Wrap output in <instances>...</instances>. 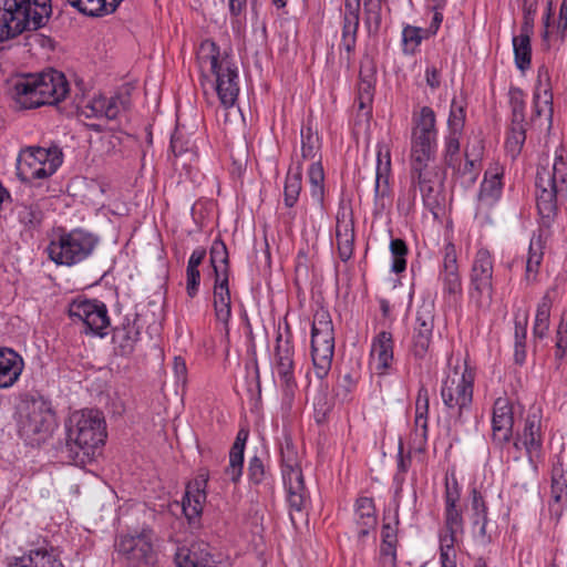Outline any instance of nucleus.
<instances>
[{
  "instance_id": "1",
  "label": "nucleus",
  "mask_w": 567,
  "mask_h": 567,
  "mask_svg": "<svg viewBox=\"0 0 567 567\" xmlns=\"http://www.w3.org/2000/svg\"><path fill=\"white\" fill-rule=\"evenodd\" d=\"M64 429L65 442L61 452L78 466H85L94 460L107 435L104 416L94 409L73 412L65 421Z\"/></svg>"
},
{
  "instance_id": "2",
  "label": "nucleus",
  "mask_w": 567,
  "mask_h": 567,
  "mask_svg": "<svg viewBox=\"0 0 567 567\" xmlns=\"http://www.w3.org/2000/svg\"><path fill=\"white\" fill-rule=\"evenodd\" d=\"M536 205L543 225L549 226L559 205L567 202V146L560 143L554 152L551 167H540L535 177Z\"/></svg>"
},
{
  "instance_id": "3",
  "label": "nucleus",
  "mask_w": 567,
  "mask_h": 567,
  "mask_svg": "<svg viewBox=\"0 0 567 567\" xmlns=\"http://www.w3.org/2000/svg\"><path fill=\"white\" fill-rule=\"evenodd\" d=\"M13 99L21 109L56 105L70 92L65 75L54 69L18 76L13 83Z\"/></svg>"
},
{
  "instance_id": "4",
  "label": "nucleus",
  "mask_w": 567,
  "mask_h": 567,
  "mask_svg": "<svg viewBox=\"0 0 567 567\" xmlns=\"http://www.w3.org/2000/svg\"><path fill=\"white\" fill-rule=\"evenodd\" d=\"M51 13V0H3L0 2V42L43 28Z\"/></svg>"
},
{
  "instance_id": "5",
  "label": "nucleus",
  "mask_w": 567,
  "mask_h": 567,
  "mask_svg": "<svg viewBox=\"0 0 567 567\" xmlns=\"http://www.w3.org/2000/svg\"><path fill=\"white\" fill-rule=\"evenodd\" d=\"M197 60L202 66L209 65L220 104L225 109L233 107L239 94L238 68L233 58L227 53L221 54L217 43L206 39L199 44Z\"/></svg>"
},
{
  "instance_id": "6",
  "label": "nucleus",
  "mask_w": 567,
  "mask_h": 567,
  "mask_svg": "<svg viewBox=\"0 0 567 567\" xmlns=\"http://www.w3.org/2000/svg\"><path fill=\"white\" fill-rule=\"evenodd\" d=\"M475 378V369L467 361H464L463 368L449 365L444 371L440 394L455 425L465 423L464 414L472 408Z\"/></svg>"
},
{
  "instance_id": "7",
  "label": "nucleus",
  "mask_w": 567,
  "mask_h": 567,
  "mask_svg": "<svg viewBox=\"0 0 567 567\" xmlns=\"http://www.w3.org/2000/svg\"><path fill=\"white\" fill-rule=\"evenodd\" d=\"M55 425L54 412L43 396H32L19 409V434L30 445L45 442Z\"/></svg>"
},
{
  "instance_id": "8",
  "label": "nucleus",
  "mask_w": 567,
  "mask_h": 567,
  "mask_svg": "<svg viewBox=\"0 0 567 567\" xmlns=\"http://www.w3.org/2000/svg\"><path fill=\"white\" fill-rule=\"evenodd\" d=\"M410 165L433 163L437 153L436 115L432 107L422 106L412 114Z\"/></svg>"
},
{
  "instance_id": "9",
  "label": "nucleus",
  "mask_w": 567,
  "mask_h": 567,
  "mask_svg": "<svg viewBox=\"0 0 567 567\" xmlns=\"http://www.w3.org/2000/svg\"><path fill=\"white\" fill-rule=\"evenodd\" d=\"M97 238L81 228L62 230L47 247L49 259L59 266H74L89 258L94 251Z\"/></svg>"
},
{
  "instance_id": "10",
  "label": "nucleus",
  "mask_w": 567,
  "mask_h": 567,
  "mask_svg": "<svg viewBox=\"0 0 567 567\" xmlns=\"http://www.w3.org/2000/svg\"><path fill=\"white\" fill-rule=\"evenodd\" d=\"M468 300L477 310L491 308L494 287V258L486 248L478 249L473 258L468 275Z\"/></svg>"
},
{
  "instance_id": "11",
  "label": "nucleus",
  "mask_w": 567,
  "mask_h": 567,
  "mask_svg": "<svg viewBox=\"0 0 567 567\" xmlns=\"http://www.w3.org/2000/svg\"><path fill=\"white\" fill-rule=\"evenodd\" d=\"M334 354V328L329 311H316L311 326V358L318 379H324L332 365Z\"/></svg>"
},
{
  "instance_id": "12",
  "label": "nucleus",
  "mask_w": 567,
  "mask_h": 567,
  "mask_svg": "<svg viewBox=\"0 0 567 567\" xmlns=\"http://www.w3.org/2000/svg\"><path fill=\"white\" fill-rule=\"evenodd\" d=\"M63 162V153L58 146L49 148L29 146L21 151L17 161V176L23 183L52 176Z\"/></svg>"
},
{
  "instance_id": "13",
  "label": "nucleus",
  "mask_w": 567,
  "mask_h": 567,
  "mask_svg": "<svg viewBox=\"0 0 567 567\" xmlns=\"http://www.w3.org/2000/svg\"><path fill=\"white\" fill-rule=\"evenodd\" d=\"M114 546L118 559L126 567H154L157 561L153 532L148 528L117 536Z\"/></svg>"
},
{
  "instance_id": "14",
  "label": "nucleus",
  "mask_w": 567,
  "mask_h": 567,
  "mask_svg": "<svg viewBox=\"0 0 567 567\" xmlns=\"http://www.w3.org/2000/svg\"><path fill=\"white\" fill-rule=\"evenodd\" d=\"M410 178L412 188L420 190L424 207L435 215L445 200V173L432 163L410 165Z\"/></svg>"
},
{
  "instance_id": "15",
  "label": "nucleus",
  "mask_w": 567,
  "mask_h": 567,
  "mask_svg": "<svg viewBox=\"0 0 567 567\" xmlns=\"http://www.w3.org/2000/svg\"><path fill=\"white\" fill-rule=\"evenodd\" d=\"M68 313L73 322H81L85 327V333L100 338L107 334L111 321L104 302L78 297L70 302Z\"/></svg>"
},
{
  "instance_id": "16",
  "label": "nucleus",
  "mask_w": 567,
  "mask_h": 567,
  "mask_svg": "<svg viewBox=\"0 0 567 567\" xmlns=\"http://www.w3.org/2000/svg\"><path fill=\"white\" fill-rule=\"evenodd\" d=\"M437 280L442 287L444 305L450 309L460 307L463 297V282L458 270L455 246L453 244L445 246Z\"/></svg>"
},
{
  "instance_id": "17",
  "label": "nucleus",
  "mask_w": 567,
  "mask_h": 567,
  "mask_svg": "<svg viewBox=\"0 0 567 567\" xmlns=\"http://www.w3.org/2000/svg\"><path fill=\"white\" fill-rule=\"evenodd\" d=\"M434 322V302L423 301L416 309L411 341V353L417 360H423L429 354L433 339Z\"/></svg>"
},
{
  "instance_id": "18",
  "label": "nucleus",
  "mask_w": 567,
  "mask_h": 567,
  "mask_svg": "<svg viewBox=\"0 0 567 567\" xmlns=\"http://www.w3.org/2000/svg\"><path fill=\"white\" fill-rule=\"evenodd\" d=\"M543 441L542 414L539 411H529L522 432H517L515 436L514 446L517 450H525L528 463L536 475L538 474L537 460L543 455Z\"/></svg>"
},
{
  "instance_id": "19",
  "label": "nucleus",
  "mask_w": 567,
  "mask_h": 567,
  "mask_svg": "<svg viewBox=\"0 0 567 567\" xmlns=\"http://www.w3.org/2000/svg\"><path fill=\"white\" fill-rule=\"evenodd\" d=\"M504 167L499 163H491L484 173L477 195L476 213L487 214L501 199L503 194Z\"/></svg>"
},
{
  "instance_id": "20",
  "label": "nucleus",
  "mask_w": 567,
  "mask_h": 567,
  "mask_svg": "<svg viewBox=\"0 0 567 567\" xmlns=\"http://www.w3.org/2000/svg\"><path fill=\"white\" fill-rule=\"evenodd\" d=\"M391 152L386 145H378L374 184V205L379 210L391 206Z\"/></svg>"
},
{
  "instance_id": "21",
  "label": "nucleus",
  "mask_w": 567,
  "mask_h": 567,
  "mask_svg": "<svg viewBox=\"0 0 567 567\" xmlns=\"http://www.w3.org/2000/svg\"><path fill=\"white\" fill-rule=\"evenodd\" d=\"M275 370L280 378L284 391L293 393L297 382L293 375V346L289 339L284 340L278 333L275 347Z\"/></svg>"
},
{
  "instance_id": "22",
  "label": "nucleus",
  "mask_w": 567,
  "mask_h": 567,
  "mask_svg": "<svg viewBox=\"0 0 567 567\" xmlns=\"http://www.w3.org/2000/svg\"><path fill=\"white\" fill-rule=\"evenodd\" d=\"M554 115V94L550 75L544 66L538 69L537 79L533 92V118L544 116L549 126Z\"/></svg>"
},
{
  "instance_id": "23",
  "label": "nucleus",
  "mask_w": 567,
  "mask_h": 567,
  "mask_svg": "<svg viewBox=\"0 0 567 567\" xmlns=\"http://www.w3.org/2000/svg\"><path fill=\"white\" fill-rule=\"evenodd\" d=\"M120 96L106 97L102 94H94L89 99H83L78 104L80 115L85 118L115 120L121 112Z\"/></svg>"
},
{
  "instance_id": "24",
  "label": "nucleus",
  "mask_w": 567,
  "mask_h": 567,
  "mask_svg": "<svg viewBox=\"0 0 567 567\" xmlns=\"http://www.w3.org/2000/svg\"><path fill=\"white\" fill-rule=\"evenodd\" d=\"M514 411L508 398L494 401L492 414L493 440L498 444L508 443L513 437Z\"/></svg>"
},
{
  "instance_id": "25",
  "label": "nucleus",
  "mask_w": 567,
  "mask_h": 567,
  "mask_svg": "<svg viewBox=\"0 0 567 567\" xmlns=\"http://www.w3.org/2000/svg\"><path fill=\"white\" fill-rule=\"evenodd\" d=\"M394 341L392 333L380 331L372 340L370 351V365L377 374L385 375L394 361Z\"/></svg>"
},
{
  "instance_id": "26",
  "label": "nucleus",
  "mask_w": 567,
  "mask_h": 567,
  "mask_svg": "<svg viewBox=\"0 0 567 567\" xmlns=\"http://www.w3.org/2000/svg\"><path fill=\"white\" fill-rule=\"evenodd\" d=\"M353 524L359 542H363L371 532H375L378 514L372 497L360 496L355 499L353 505Z\"/></svg>"
},
{
  "instance_id": "27",
  "label": "nucleus",
  "mask_w": 567,
  "mask_h": 567,
  "mask_svg": "<svg viewBox=\"0 0 567 567\" xmlns=\"http://www.w3.org/2000/svg\"><path fill=\"white\" fill-rule=\"evenodd\" d=\"M208 482L207 474H199L194 481L186 486V492L182 502L183 513L192 523L199 518L206 502V485Z\"/></svg>"
},
{
  "instance_id": "28",
  "label": "nucleus",
  "mask_w": 567,
  "mask_h": 567,
  "mask_svg": "<svg viewBox=\"0 0 567 567\" xmlns=\"http://www.w3.org/2000/svg\"><path fill=\"white\" fill-rule=\"evenodd\" d=\"M355 229L352 214L339 212L336 218V244L339 258L347 262L354 252Z\"/></svg>"
},
{
  "instance_id": "29",
  "label": "nucleus",
  "mask_w": 567,
  "mask_h": 567,
  "mask_svg": "<svg viewBox=\"0 0 567 567\" xmlns=\"http://www.w3.org/2000/svg\"><path fill=\"white\" fill-rule=\"evenodd\" d=\"M550 502V509L559 517L567 507V470L561 456H556L551 465Z\"/></svg>"
},
{
  "instance_id": "30",
  "label": "nucleus",
  "mask_w": 567,
  "mask_h": 567,
  "mask_svg": "<svg viewBox=\"0 0 567 567\" xmlns=\"http://www.w3.org/2000/svg\"><path fill=\"white\" fill-rule=\"evenodd\" d=\"M471 509L472 526L473 528H478L476 533L478 542L484 546L489 545L493 539L491 534L487 533V524L489 522L488 506L484 496L476 487H473L471 491Z\"/></svg>"
},
{
  "instance_id": "31",
  "label": "nucleus",
  "mask_w": 567,
  "mask_h": 567,
  "mask_svg": "<svg viewBox=\"0 0 567 567\" xmlns=\"http://www.w3.org/2000/svg\"><path fill=\"white\" fill-rule=\"evenodd\" d=\"M24 368L22 357L13 349L0 347V388L17 383Z\"/></svg>"
},
{
  "instance_id": "32",
  "label": "nucleus",
  "mask_w": 567,
  "mask_h": 567,
  "mask_svg": "<svg viewBox=\"0 0 567 567\" xmlns=\"http://www.w3.org/2000/svg\"><path fill=\"white\" fill-rule=\"evenodd\" d=\"M213 295L215 316L218 321L227 324L231 318V298L229 277L225 271L214 278Z\"/></svg>"
},
{
  "instance_id": "33",
  "label": "nucleus",
  "mask_w": 567,
  "mask_h": 567,
  "mask_svg": "<svg viewBox=\"0 0 567 567\" xmlns=\"http://www.w3.org/2000/svg\"><path fill=\"white\" fill-rule=\"evenodd\" d=\"M7 564L9 567H64L53 549L47 548H35L27 555L8 557Z\"/></svg>"
},
{
  "instance_id": "34",
  "label": "nucleus",
  "mask_w": 567,
  "mask_h": 567,
  "mask_svg": "<svg viewBox=\"0 0 567 567\" xmlns=\"http://www.w3.org/2000/svg\"><path fill=\"white\" fill-rule=\"evenodd\" d=\"M444 527L439 533V542L455 545L458 535L464 534V516L461 505L444 506Z\"/></svg>"
},
{
  "instance_id": "35",
  "label": "nucleus",
  "mask_w": 567,
  "mask_h": 567,
  "mask_svg": "<svg viewBox=\"0 0 567 567\" xmlns=\"http://www.w3.org/2000/svg\"><path fill=\"white\" fill-rule=\"evenodd\" d=\"M287 491V502L289 507L296 512H301L309 503V492L305 485L302 472H292L282 476Z\"/></svg>"
},
{
  "instance_id": "36",
  "label": "nucleus",
  "mask_w": 567,
  "mask_h": 567,
  "mask_svg": "<svg viewBox=\"0 0 567 567\" xmlns=\"http://www.w3.org/2000/svg\"><path fill=\"white\" fill-rule=\"evenodd\" d=\"M301 163L302 161H322V140L313 121L308 118L300 128Z\"/></svg>"
},
{
  "instance_id": "37",
  "label": "nucleus",
  "mask_w": 567,
  "mask_h": 567,
  "mask_svg": "<svg viewBox=\"0 0 567 567\" xmlns=\"http://www.w3.org/2000/svg\"><path fill=\"white\" fill-rule=\"evenodd\" d=\"M140 329L135 323L126 322L113 330L112 342L116 354L122 357L131 355L140 340Z\"/></svg>"
},
{
  "instance_id": "38",
  "label": "nucleus",
  "mask_w": 567,
  "mask_h": 567,
  "mask_svg": "<svg viewBox=\"0 0 567 567\" xmlns=\"http://www.w3.org/2000/svg\"><path fill=\"white\" fill-rule=\"evenodd\" d=\"M248 433L240 430L229 451V464L225 468V474L233 483H238L243 475L244 452Z\"/></svg>"
},
{
  "instance_id": "39",
  "label": "nucleus",
  "mask_w": 567,
  "mask_h": 567,
  "mask_svg": "<svg viewBox=\"0 0 567 567\" xmlns=\"http://www.w3.org/2000/svg\"><path fill=\"white\" fill-rule=\"evenodd\" d=\"M302 163L297 162L295 167H290L287 172L284 184V204L288 208H292L299 199L302 190Z\"/></svg>"
},
{
  "instance_id": "40",
  "label": "nucleus",
  "mask_w": 567,
  "mask_h": 567,
  "mask_svg": "<svg viewBox=\"0 0 567 567\" xmlns=\"http://www.w3.org/2000/svg\"><path fill=\"white\" fill-rule=\"evenodd\" d=\"M307 177L310 187V195L319 207L326 209V188H324V169L322 161H315L310 164L307 171Z\"/></svg>"
},
{
  "instance_id": "41",
  "label": "nucleus",
  "mask_w": 567,
  "mask_h": 567,
  "mask_svg": "<svg viewBox=\"0 0 567 567\" xmlns=\"http://www.w3.org/2000/svg\"><path fill=\"white\" fill-rule=\"evenodd\" d=\"M81 13L89 17H102L113 13L123 0H66Z\"/></svg>"
},
{
  "instance_id": "42",
  "label": "nucleus",
  "mask_w": 567,
  "mask_h": 567,
  "mask_svg": "<svg viewBox=\"0 0 567 567\" xmlns=\"http://www.w3.org/2000/svg\"><path fill=\"white\" fill-rule=\"evenodd\" d=\"M545 244L542 236L533 237L528 247V255L525 267V280L535 282L544 259Z\"/></svg>"
},
{
  "instance_id": "43",
  "label": "nucleus",
  "mask_w": 567,
  "mask_h": 567,
  "mask_svg": "<svg viewBox=\"0 0 567 567\" xmlns=\"http://www.w3.org/2000/svg\"><path fill=\"white\" fill-rule=\"evenodd\" d=\"M209 262L214 270V277L217 278L219 272H226L230 276L229 254L226 244L220 237L213 240L209 249Z\"/></svg>"
},
{
  "instance_id": "44",
  "label": "nucleus",
  "mask_w": 567,
  "mask_h": 567,
  "mask_svg": "<svg viewBox=\"0 0 567 567\" xmlns=\"http://www.w3.org/2000/svg\"><path fill=\"white\" fill-rule=\"evenodd\" d=\"M526 141V122L511 121L507 130L505 150L515 159L522 152Z\"/></svg>"
},
{
  "instance_id": "45",
  "label": "nucleus",
  "mask_w": 567,
  "mask_h": 567,
  "mask_svg": "<svg viewBox=\"0 0 567 567\" xmlns=\"http://www.w3.org/2000/svg\"><path fill=\"white\" fill-rule=\"evenodd\" d=\"M529 31H522L513 38L515 64L520 71L529 69L532 62V47Z\"/></svg>"
},
{
  "instance_id": "46",
  "label": "nucleus",
  "mask_w": 567,
  "mask_h": 567,
  "mask_svg": "<svg viewBox=\"0 0 567 567\" xmlns=\"http://www.w3.org/2000/svg\"><path fill=\"white\" fill-rule=\"evenodd\" d=\"M551 309V298L545 295L537 306L535 322L533 327V336L537 339H544L549 330V318Z\"/></svg>"
},
{
  "instance_id": "47",
  "label": "nucleus",
  "mask_w": 567,
  "mask_h": 567,
  "mask_svg": "<svg viewBox=\"0 0 567 567\" xmlns=\"http://www.w3.org/2000/svg\"><path fill=\"white\" fill-rule=\"evenodd\" d=\"M359 21L360 16L343 14L340 48L344 49L349 56L355 49Z\"/></svg>"
},
{
  "instance_id": "48",
  "label": "nucleus",
  "mask_w": 567,
  "mask_h": 567,
  "mask_svg": "<svg viewBox=\"0 0 567 567\" xmlns=\"http://www.w3.org/2000/svg\"><path fill=\"white\" fill-rule=\"evenodd\" d=\"M426 30L419 27L405 25L402 31L403 52L414 54L423 39H429Z\"/></svg>"
},
{
  "instance_id": "49",
  "label": "nucleus",
  "mask_w": 567,
  "mask_h": 567,
  "mask_svg": "<svg viewBox=\"0 0 567 567\" xmlns=\"http://www.w3.org/2000/svg\"><path fill=\"white\" fill-rule=\"evenodd\" d=\"M281 474H291L292 472H302L299 463L298 453L291 440H286L281 445Z\"/></svg>"
},
{
  "instance_id": "50",
  "label": "nucleus",
  "mask_w": 567,
  "mask_h": 567,
  "mask_svg": "<svg viewBox=\"0 0 567 567\" xmlns=\"http://www.w3.org/2000/svg\"><path fill=\"white\" fill-rule=\"evenodd\" d=\"M463 133L449 132L444 137V151H443V161L444 164L452 169H455V165L458 162V153H460V140Z\"/></svg>"
},
{
  "instance_id": "51",
  "label": "nucleus",
  "mask_w": 567,
  "mask_h": 567,
  "mask_svg": "<svg viewBox=\"0 0 567 567\" xmlns=\"http://www.w3.org/2000/svg\"><path fill=\"white\" fill-rule=\"evenodd\" d=\"M390 251L392 255L391 270L394 274L403 272L406 269V256L409 252L405 241L401 238L391 239Z\"/></svg>"
},
{
  "instance_id": "52",
  "label": "nucleus",
  "mask_w": 567,
  "mask_h": 567,
  "mask_svg": "<svg viewBox=\"0 0 567 567\" xmlns=\"http://www.w3.org/2000/svg\"><path fill=\"white\" fill-rule=\"evenodd\" d=\"M382 0H364V23L369 32L377 33L380 30L382 16Z\"/></svg>"
},
{
  "instance_id": "53",
  "label": "nucleus",
  "mask_w": 567,
  "mask_h": 567,
  "mask_svg": "<svg viewBox=\"0 0 567 567\" xmlns=\"http://www.w3.org/2000/svg\"><path fill=\"white\" fill-rule=\"evenodd\" d=\"M466 120L465 105L457 102L455 99L452 100L450 114L447 118L449 132L463 133Z\"/></svg>"
},
{
  "instance_id": "54",
  "label": "nucleus",
  "mask_w": 567,
  "mask_h": 567,
  "mask_svg": "<svg viewBox=\"0 0 567 567\" xmlns=\"http://www.w3.org/2000/svg\"><path fill=\"white\" fill-rule=\"evenodd\" d=\"M509 105L512 110V120L525 122V93L522 89L512 86L508 92Z\"/></svg>"
},
{
  "instance_id": "55",
  "label": "nucleus",
  "mask_w": 567,
  "mask_h": 567,
  "mask_svg": "<svg viewBox=\"0 0 567 567\" xmlns=\"http://www.w3.org/2000/svg\"><path fill=\"white\" fill-rule=\"evenodd\" d=\"M567 353V312L561 313L555 337V359L561 363Z\"/></svg>"
},
{
  "instance_id": "56",
  "label": "nucleus",
  "mask_w": 567,
  "mask_h": 567,
  "mask_svg": "<svg viewBox=\"0 0 567 567\" xmlns=\"http://www.w3.org/2000/svg\"><path fill=\"white\" fill-rule=\"evenodd\" d=\"M429 394L425 386H421L416 398L415 425L424 432L427 430Z\"/></svg>"
},
{
  "instance_id": "57",
  "label": "nucleus",
  "mask_w": 567,
  "mask_h": 567,
  "mask_svg": "<svg viewBox=\"0 0 567 567\" xmlns=\"http://www.w3.org/2000/svg\"><path fill=\"white\" fill-rule=\"evenodd\" d=\"M476 159L471 158L468 152H465V163L462 166L458 161L453 169V174L457 177L465 178L468 186L473 185L477 178V171L475 169Z\"/></svg>"
},
{
  "instance_id": "58",
  "label": "nucleus",
  "mask_w": 567,
  "mask_h": 567,
  "mask_svg": "<svg viewBox=\"0 0 567 567\" xmlns=\"http://www.w3.org/2000/svg\"><path fill=\"white\" fill-rule=\"evenodd\" d=\"M461 486L455 474H451L445 478L444 506L460 505Z\"/></svg>"
},
{
  "instance_id": "59",
  "label": "nucleus",
  "mask_w": 567,
  "mask_h": 567,
  "mask_svg": "<svg viewBox=\"0 0 567 567\" xmlns=\"http://www.w3.org/2000/svg\"><path fill=\"white\" fill-rule=\"evenodd\" d=\"M399 506L395 508L394 525L391 523H383L381 530V545L382 547L395 546L398 547V525H399Z\"/></svg>"
},
{
  "instance_id": "60",
  "label": "nucleus",
  "mask_w": 567,
  "mask_h": 567,
  "mask_svg": "<svg viewBox=\"0 0 567 567\" xmlns=\"http://www.w3.org/2000/svg\"><path fill=\"white\" fill-rule=\"evenodd\" d=\"M20 221L29 229H37L43 220V213L37 206H27L19 213Z\"/></svg>"
},
{
  "instance_id": "61",
  "label": "nucleus",
  "mask_w": 567,
  "mask_h": 567,
  "mask_svg": "<svg viewBox=\"0 0 567 567\" xmlns=\"http://www.w3.org/2000/svg\"><path fill=\"white\" fill-rule=\"evenodd\" d=\"M248 480L252 485H260L266 480V468L262 460L255 455L250 457L247 470Z\"/></svg>"
},
{
  "instance_id": "62",
  "label": "nucleus",
  "mask_w": 567,
  "mask_h": 567,
  "mask_svg": "<svg viewBox=\"0 0 567 567\" xmlns=\"http://www.w3.org/2000/svg\"><path fill=\"white\" fill-rule=\"evenodd\" d=\"M193 143L182 131L178 128L174 131L171 137V150L175 156H181L193 150Z\"/></svg>"
},
{
  "instance_id": "63",
  "label": "nucleus",
  "mask_w": 567,
  "mask_h": 567,
  "mask_svg": "<svg viewBox=\"0 0 567 567\" xmlns=\"http://www.w3.org/2000/svg\"><path fill=\"white\" fill-rule=\"evenodd\" d=\"M200 285L199 269L186 267V293L193 299L198 295Z\"/></svg>"
},
{
  "instance_id": "64",
  "label": "nucleus",
  "mask_w": 567,
  "mask_h": 567,
  "mask_svg": "<svg viewBox=\"0 0 567 567\" xmlns=\"http://www.w3.org/2000/svg\"><path fill=\"white\" fill-rule=\"evenodd\" d=\"M396 565H398V547L380 546V551H379V557H378V567H396Z\"/></svg>"
}]
</instances>
